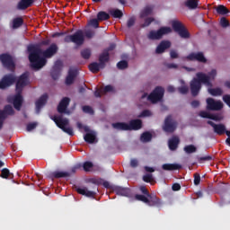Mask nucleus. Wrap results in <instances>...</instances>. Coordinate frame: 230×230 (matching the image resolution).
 <instances>
[{"instance_id": "ddd939ff", "label": "nucleus", "mask_w": 230, "mask_h": 230, "mask_svg": "<svg viewBox=\"0 0 230 230\" xmlns=\"http://www.w3.org/2000/svg\"><path fill=\"white\" fill-rule=\"evenodd\" d=\"M224 104L220 101L209 97L207 99V111H222Z\"/></svg>"}, {"instance_id": "0e129e2a", "label": "nucleus", "mask_w": 230, "mask_h": 230, "mask_svg": "<svg viewBox=\"0 0 230 230\" xmlns=\"http://www.w3.org/2000/svg\"><path fill=\"white\" fill-rule=\"evenodd\" d=\"M199 116L201 118H206L207 119H210L211 118V113L208 112V111H200L199 112Z\"/></svg>"}, {"instance_id": "473e14b6", "label": "nucleus", "mask_w": 230, "mask_h": 230, "mask_svg": "<svg viewBox=\"0 0 230 230\" xmlns=\"http://www.w3.org/2000/svg\"><path fill=\"white\" fill-rule=\"evenodd\" d=\"M51 177L54 179H64L66 177H71V173L68 172H54L51 173Z\"/></svg>"}, {"instance_id": "bb28decb", "label": "nucleus", "mask_w": 230, "mask_h": 230, "mask_svg": "<svg viewBox=\"0 0 230 230\" xmlns=\"http://www.w3.org/2000/svg\"><path fill=\"white\" fill-rule=\"evenodd\" d=\"M34 1L35 0H21L17 4V8L18 10H26L33 4Z\"/></svg>"}, {"instance_id": "f3484780", "label": "nucleus", "mask_w": 230, "mask_h": 230, "mask_svg": "<svg viewBox=\"0 0 230 230\" xmlns=\"http://www.w3.org/2000/svg\"><path fill=\"white\" fill-rule=\"evenodd\" d=\"M208 125H210V127L213 128L215 134H217V136H224L226 134V125L224 124H216L215 122L208 120Z\"/></svg>"}, {"instance_id": "ea45409f", "label": "nucleus", "mask_w": 230, "mask_h": 230, "mask_svg": "<svg viewBox=\"0 0 230 230\" xmlns=\"http://www.w3.org/2000/svg\"><path fill=\"white\" fill-rule=\"evenodd\" d=\"M111 19V15L104 11H101L97 13V20L99 21H109Z\"/></svg>"}, {"instance_id": "412c9836", "label": "nucleus", "mask_w": 230, "mask_h": 230, "mask_svg": "<svg viewBox=\"0 0 230 230\" xmlns=\"http://www.w3.org/2000/svg\"><path fill=\"white\" fill-rule=\"evenodd\" d=\"M48 103V93H44L40 97V100L36 102V113L40 114V109Z\"/></svg>"}, {"instance_id": "5fc2aeb1", "label": "nucleus", "mask_w": 230, "mask_h": 230, "mask_svg": "<svg viewBox=\"0 0 230 230\" xmlns=\"http://www.w3.org/2000/svg\"><path fill=\"white\" fill-rule=\"evenodd\" d=\"M83 111L86 114H94V110L91 106H83Z\"/></svg>"}, {"instance_id": "c9c22d12", "label": "nucleus", "mask_w": 230, "mask_h": 230, "mask_svg": "<svg viewBox=\"0 0 230 230\" xmlns=\"http://www.w3.org/2000/svg\"><path fill=\"white\" fill-rule=\"evenodd\" d=\"M208 92L209 93V94H211V96H222V94H224V91L222 90V88H211L209 87Z\"/></svg>"}, {"instance_id": "0eeeda50", "label": "nucleus", "mask_w": 230, "mask_h": 230, "mask_svg": "<svg viewBox=\"0 0 230 230\" xmlns=\"http://www.w3.org/2000/svg\"><path fill=\"white\" fill-rule=\"evenodd\" d=\"M172 30L180 35L181 39H190V32L180 21L173 20L172 22Z\"/></svg>"}, {"instance_id": "680f3d73", "label": "nucleus", "mask_w": 230, "mask_h": 230, "mask_svg": "<svg viewBox=\"0 0 230 230\" xmlns=\"http://www.w3.org/2000/svg\"><path fill=\"white\" fill-rule=\"evenodd\" d=\"M134 24H136V18L135 17H130L128 20V22H127L128 28H132V26H134Z\"/></svg>"}, {"instance_id": "e2e57ef3", "label": "nucleus", "mask_w": 230, "mask_h": 230, "mask_svg": "<svg viewBox=\"0 0 230 230\" xmlns=\"http://www.w3.org/2000/svg\"><path fill=\"white\" fill-rule=\"evenodd\" d=\"M113 89H114V88L112 87V85L108 84V85H106V86L102 89V93H103V94H105V93H112Z\"/></svg>"}, {"instance_id": "603ef678", "label": "nucleus", "mask_w": 230, "mask_h": 230, "mask_svg": "<svg viewBox=\"0 0 230 230\" xmlns=\"http://www.w3.org/2000/svg\"><path fill=\"white\" fill-rule=\"evenodd\" d=\"M217 76V70L216 69H212L208 75H207V77L208 78V82H211V80H215V77Z\"/></svg>"}, {"instance_id": "4d7b16f0", "label": "nucleus", "mask_w": 230, "mask_h": 230, "mask_svg": "<svg viewBox=\"0 0 230 230\" xmlns=\"http://www.w3.org/2000/svg\"><path fill=\"white\" fill-rule=\"evenodd\" d=\"M37 122H31L27 125V131L31 132V130H35L37 128Z\"/></svg>"}, {"instance_id": "f8f14e48", "label": "nucleus", "mask_w": 230, "mask_h": 230, "mask_svg": "<svg viewBox=\"0 0 230 230\" xmlns=\"http://www.w3.org/2000/svg\"><path fill=\"white\" fill-rule=\"evenodd\" d=\"M0 62H2L4 67L9 70L15 69V62H13V58L10 54H1Z\"/></svg>"}, {"instance_id": "72a5a7b5", "label": "nucleus", "mask_w": 230, "mask_h": 230, "mask_svg": "<svg viewBox=\"0 0 230 230\" xmlns=\"http://www.w3.org/2000/svg\"><path fill=\"white\" fill-rule=\"evenodd\" d=\"M24 24V20L22 17H16L13 20V30H17L18 28H21Z\"/></svg>"}, {"instance_id": "393cba45", "label": "nucleus", "mask_w": 230, "mask_h": 230, "mask_svg": "<svg viewBox=\"0 0 230 230\" xmlns=\"http://www.w3.org/2000/svg\"><path fill=\"white\" fill-rule=\"evenodd\" d=\"M139 190L141 193H143V195L149 198V200L151 202H160L159 199L157 198V196H155V194H150V192H148V190H146V187L140 186Z\"/></svg>"}, {"instance_id": "338daca9", "label": "nucleus", "mask_w": 230, "mask_h": 230, "mask_svg": "<svg viewBox=\"0 0 230 230\" xmlns=\"http://www.w3.org/2000/svg\"><path fill=\"white\" fill-rule=\"evenodd\" d=\"M210 119H213L214 121H222V117L217 114H210Z\"/></svg>"}, {"instance_id": "8fccbe9b", "label": "nucleus", "mask_w": 230, "mask_h": 230, "mask_svg": "<svg viewBox=\"0 0 230 230\" xmlns=\"http://www.w3.org/2000/svg\"><path fill=\"white\" fill-rule=\"evenodd\" d=\"M117 67L118 69H120V70L127 69V67H128V62L125 60H121L117 63Z\"/></svg>"}, {"instance_id": "052dcab7", "label": "nucleus", "mask_w": 230, "mask_h": 230, "mask_svg": "<svg viewBox=\"0 0 230 230\" xmlns=\"http://www.w3.org/2000/svg\"><path fill=\"white\" fill-rule=\"evenodd\" d=\"M178 91L181 94H188V91H190V89L188 86H181L178 88Z\"/></svg>"}, {"instance_id": "a211bd4d", "label": "nucleus", "mask_w": 230, "mask_h": 230, "mask_svg": "<svg viewBox=\"0 0 230 230\" xmlns=\"http://www.w3.org/2000/svg\"><path fill=\"white\" fill-rule=\"evenodd\" d=\"M187 60H197V62H202L203 64H206V62H208V59H206V57H204V53L203 52H192L190 54H189L187 56Z\"/></svg>"}, {"instance_id": "774afa93", "label": "nucleus", "mask_w": 230, "mask_h": 230, "mask_svg": "<svg viewBox=\"0 0 230 230\" xmlns=\"http://www.w3.org/2000/svg\"><path fill=\"white\" fill-rule=\"evenodd\" d=\"M170 57L171 58H179V53H177V50H171Z\"/></svg>"}, {"instance_id": "c756f323", "label": "nucleus", "mask_w": 230, "mask_h": 230, "mask_svg": "<svg viewBox=\"0 0 230 230\" xmlns=\"http://www.w3.org/2000/svg\"><path fill=\"white\" fill-rule=\"evenodd\" d=\"M112 127L116 130H130V128L127 122H115L112 124Z\"/></svg>"}, {"instance_id": "20e7f679", "label": "nucleus", "mask_w": 230, "mask_h": 230, "mask_svg": "<svg viewBox=\"0 0 230 230\" xmlns=\"http://www.w3.org/2000/svg\"><path fill=\"white\" fill-rule=\"evenodd\" d=\"M64 42H66V44L73 42L76 46H82L84 42H85V36L84 35V31L82 30H77L74 34L66 35L64 38Z\"/></svg>"}, {"instance_id": "c03bdc74", "label": "nucleus", "mask_w": 230, "mask_h": 230, "mask_svg": "<svg viewBox=\"0 0 230 230\" xmlns=\"http://www.w3.org/2000/svg\"><path fill=\"white\" fill-rule=\"evenodd\" d=\"M135 199L140 202H152L149 197L141 194H136Z\"/></svg>"}, {"instance_id": "4c0bfd02", "label": "nucleus", "mask_w": 230, "mask_h": 230, "mask_svg": "<svg viewBox=\"0 0 230 230\" xmlns=\"http://www.w3.org/2000/svg\"><path fill=\"white\" fill-rule=\"evenodd\" d=\"M140 140L143 143H150L152 141V133L148 131L144 132L140 137Z\"/></svg>"}, {"instance_id": "f257e3e1", "label": "nucleus", "mask_w": 230, "mask_h": 230, "mask_svg": "<svg viewBox=\"0 0 230 230\" xmlns=\"http://www.w3.org/2000/svg\"><path fill=\"white\" fill-rule=\"evenodd\" d=\"M27 51L29 53V60L31 62V69L39 71V69H42V67L48 64L46 58H51V57H55V55L58 53V46L56 43H52L42 52L40 47L37 45H30L27 48Z\"/></svg>"}, {"instance_id": "49530a36", "label": "nucleus", "mask_w": 230, "mask_h": 230, "mask_svg": "<svg viewBox=\"0 0 230 230\" xmlns=\"http://www.w3.org/2000/svg\"><path fill=\"white\" fill-rule=\"evenodd\" d=\"M100 20L97 18L92 19L89 21L88 24L89 26H92L93 28H94L95 30L100 28Z\"/></svg>"}, {"instance_id": "864d4df0", "label": "nucleus", "mask_w": 230, "mask_h": 230, "mask_svg": "<svg viewBox=\"0 0 230 230\" xmlns=\"http://www.w3.org/2000/svg\"><path fill=\"white\" fill-rule=\"evenodd\" d=\"M220 25L222 28H227L229 26V21L226 17H222L220 20Z\"/></svg>"}, {"instance_id": "6e6d98bb", "label": "nucleus", "mask_w": 230, "mask_h": 230, "mask_svg": "<svg viewBox=\"0 0 230 230\" xmlns=\"http://www.w3.org/2000/svg\"><path fill=\"white\" fill-rule=\"evenodd\" d=\"M144 182H152L154 181V176L150 173L146 174L143 176Z\"/></svg>"}, {"instance_id": "a19ab883", "label": "nucleus", "mask_w": 230, "mask_h": 230, "mask_svg": "<svg viewBox=\"0 0 230 230\" xmlns=\"http://www.w3.org/2000/svg\"><path fill=\"white\" fill-rule=\"evenodd\" d=\"M89 69L92 73H98L102 69V65L100 63L93 62L89 65Z\"/></svg>"}, {"instance_id": "aec40b11", "label": "nucleus", "mask_w": 230, "mask_h": 230, "mask_svg": "<svg viewBox=\"0 0 230 230\" xmlns=\"http://www.w3.org/2000/svg\"><path fill=\"white\" fill-rule=\"evenodd\" d=\"M78 75V70L75 68H70L68 71V75L66 78V85H73L75 83V78Z\"/></svg>"}, {"instance_id": "1a4fd4ad", "label": "nucleus", "mask_w": 230, "mask_h": 230, "mask_svg": "<svg viewBox=\"0 0 230 230\" xmlns=\"http://www.w3.org/2000/svg\"><path fill=\"white\" fill-rule=\"evenodd\" d=\"M15 82H17V77L13 74L4 75L0 80V89H8V87H12Z\"/></svg>"}, {"instance_id": "dca6fc26", "label": "nucleus", "mask_w": 230, "mask_h": 230, "mask_svg": "<svg viewBox=\"0 0 230 230\" xmlns=\"http://www.w3.org/2000/svg\"><path fill=\"white\" fill-rule=\"evenodd\" d=\"M111 190L117 195H121V197H130L132 193L129 188H125L118 185L112 186Z\"/></svg>"}, {"instance_id": "f704fd0d", "label": "nucleus", "mask_w": 230, "mask_h": 230, "mask_svg": "<svg viewBox=\"0 0 230 230\" xmlns=\"http://www.w3.org/2000/svg\"><path fill=\"white\" fill-rule=\"evenodd\" d=\"M84 139L86 143H89V145H93V143L96 142V135L94 133H86Z\"/></svg>"}, {"instance_id": "e433bc0d", "label": "nucleus", "mask_w": 230, "mask_h": 230, "mask_svg": "<svg viewBox=\"0 0 230 230\" xmlns=\"http://www.w3.org/2000/svg\"><path fill=\"white\" fill-rule=\"evenodd\" d=\"M185 6L190 10H196L199 7V1L197 0H187L185 2Z\"/></svg>"}, {"instance_id": "69168bd1", "label": "nucleus", "mask_w": 230, "mask_h": 230, "mask_svg": "<svg viewBox=\"0 0 230 230\" xmlns=\"http://www.w3.org/2000/svg\"><path fill=\"white\" fill-rule=\"evenodd\" d=\"M77 128H79V130H82V128L84 130V132H89V127L87 126H84L82 123L77 122Z\"/></svg>"}, {"instance_id": "13d9d810", "label": "nucleus", "mask_w": 230, "mask_h": 230, "mask_svg": "<svg viewBox=\"0 0 230 230\" xmlns=\"http://www.w3.org/2000/svg\"><path fill=\"white\" fill-rule=\"evenodd\" d=\"M148 116H152V112L148 110H144L140 115L138 116V118H148Z\"/></svg>"}, {"instance_id": "5701e85b", "label": "nucleus", "mask_w": 230, "mask_h": 230, "mask_svg": "<svg viewBox=\"0 0 230 230\" xmlns=\"http://www.w3.org/2000/svg\"><path fill=\"white\" fill-rule=\"evenodd\" d=\"M129 130H141L143 128V121L139 119H131L128 123Z\"/></svg>"}, {"instance_id": "a878e982", "label": "nucleus", "mask_w": 230, "mask_h": 230, "mask_svg": "<svg viewBox=\"0 0 230 230\" xmlns=\"http://www.w3.org/2000/svg\"><path fill=\"white\" fill-rule=\"evenodd\" d=\"M75 191H77L79 195H84L85 197H89V198H93L96 195V192L91 191L87 190V188L75 187Z\"/></svg>"}, {"instance_id": "b1692460", "label": "nucleus", "mask_w": 230, "mask_h": 230, "mask_svg": "<svg viewBox=\"0 0 230 230\" xmlns=\"http://www.w3.org/2000/svg\"><path fill=\"white\" fill-rule=\"evenodd\" d=\"M110 59L111 55L109 54V50H103V52L99 56V64L102 69L105 67V63L109 62Z\"/></svg>"}, {"instance_id": "cd10ccee", "label": "nucleus", "mask_w": 230, "mask_h": 230, "mask_svg": "<svg viewBox=\"0 0 230 230\" xmlns=\"http://www.w3.org/2000/svg\"><path fill=\"white\" fill-rule=\"evenodd\" d=\"M163 170H165V172H173L175 170H181L182 168V165L178 164H164L162 165Z\"/></svg>"}, {"instance_id": "7c9ffc66", "label": "nucleus", "mask_w": 230, "mask_h": 230, "mask_svg": "<svg viewBox=\"0 0 230 230\" xmlns=\"http://www.w3.org/2000/svg\"><path fill=\"white\" fill-rule=\"evenodd\" d=\"M154 12V6L147 5L144 8V10L140 13V19H145V17H148V15H152Z\"/></svg>"}, {"instance_id": "37998d69", "label": "nucleus", "mask_w": 230, "mask_h": 230, "mask_svg": "<svg viewBox=\"0 0 230 230\" xmlns=\"http://www.w3.org/2000/svg\"><path fill=\"white\" fill-rule=\"evenodd\" d=\"M81 167H83V170L84 172H91V169L94 167V164H93V162H84L83 164V165L81 164Z\"/></svg>"}, {"instance_id": "9b49d317", "label": "nucleus", "mask_w": 230, "mask_h": 230, "mask_svg": "<svg viewBox=\"0 0 230 230\" xmlns=\"http://www.w3.org/2000/svg\"><path fill=\"white\" fill-rule=\"evenodd\" d=\"M28 82H30V74L25 72L19 76L16 82V93H22L24 87L28 85Z\"/></svg>"}, {"instance_id": "2f4dec72", "label": "nucleus", "mask_w": 230, "mask_h": 230, "mask_svg": "<svg viewBox=\"0 0 230 230\" xmlns=\"http://www.w3.org/2000/svg\"><path fill=\"white\" fill-rule=\"evenodd\" d=\"M215 10L217 13H218V15H227V13H230L229 9H227V7H226V5L223 4L216 6Z\"/></svg>"}, {"instance_id": "7ed1b4c3", "label": "nucleus", "mask_w": 230, "mask_h": 230, "mask_svg": "<svg viewBox=\"0 0 230 230\" xmlns=\"http://www.w3.org/2000/svg\"><path fill=\"white\" fill-rule=\"evenodd\" d=\"M51 119H53L57 127H58V128H60L63 132H65L66 134H68V136H75L73 128L69 127L68 119L63 118L62 115H59V116L52 117Z\"/></svg>"}, {"instance_id": "4be33fe9", "label": "nucleus", "mask_w": 230, "mask_h": 230, "mask_svg": "<svg viewBox=\"0 0 230 230\" xmlns=\"http://www.w3.org/2000/svg\"><path fill=\"white\" fill-rule=\"evenodd\" d=\"M22 93H17L13 99V105L16 111H21V107H22Z\"/></svg>"}, {"instance_id": "bf43d9fd", "label": "nucleus", "mask_w": 230, "mask_h": 230, "mask_svg": "<svg viewBox=\"0 0 230 230\" xmlns=\"http://www.w3.org/2000/svg\"><path fill=\"white\" fill-rule=\"evenodd\" d=\"M194 184L195 186L200 184V174L199 172L194 173Z\"/></svg>"}, {"instance_id": "79ce46f5", "label": "nucleus", "mask_w": 230, "mask_h": 230, "mask_svg": "<svg viewBox=\"0 0 230 230\" xmlns=\"http://www.w3.org/2000/svg\"><path fill=\"white\" fill-rule=\"evenodd\" d=\"M185 154H195L197 152V146L193 145L185 146L183 148Z\"/></svg>"}, {"instance_id": "3c124183", "label": "nucleus", "mask_w": 230, "mask_h": 230, "mask_svg": "<svg viewBox=\"0 0 230 230\" xmlns=\"http://www.w3.org/2000/svg\"><path fill=\"white\" fill-rule=\"evenodd\" d=\"M0 177H2V179H8V177H10V170L4 168Z\"/></svg>"}, {"instance_id": "6ab92c4d", "label": "nucleus", "mask_w": 230, "mask_h": 230, "mask_svg": "<svg viewBox=\"0 0 230 230\" xmlns=\"http://www.w3.org/2000/svg\"><path fill=\"white\" fill-rule=\"evenodd\" d=\"M172 48V42L170 40H162L159 45L156 47L155 53L161 55Z\"/></svg>"}, {"instance_id": "423d86ee", "label": "nucleus", "mask_w": 230, "mask_h": 230, "mask_svg": "<svg viewBox=\"0 0 230 230\" xmlns=\"http://www.w3.org/2000/svg\"><path fill=\"white\" fill-rule=\"evenodd\" d=\"M169 33H172L171 27H161L158 31H149L147 38L149 40H161L164 35H168Z\"/></svg>"}, {"instance_id": "6e6552de", "label": "nucleus", "mask_w": 230, "mask_h": 230, "mask_svg": "<svg viewBox=\"0 0 230 230\" xmlns=\"http://www.w3.org/2000/svg\"><path fill=\"white\" fill-rule=\"evenodd\" d=\"M177 125L178 123L175 119H173V117H172V115H169L164 119L163 130L167 134H173V132L177 130Z\"/></svg>"}, {"instance_id": "a18cd8bd", "label": "nucleus", "mask_w": 230, "mask_h": 230, "mask_svg": "<svg viewBox=\"0 0 230 230\" xmlns=\"http://www.w3.org/2000/svg\"><path fill=\"white\" fill-rule=\"evenodd\" d=\"M81 57L84 58V60H89L91 58V50L89 49H84L81 51Z\"/></svg>"}, {"instance_id": "9d476101", "label": "nucleus", "mask_w": 230, "mask_h": 230, "mask_svg": "<svg viewBox=\"0 0 230 230\" xmlns=\"http://www.w3.org/2000/svg\"><path fill=\"white\" fill-rule=\"evenodd\" d=\"M14 114L15 111L10 104L5 105L3 110H0V130L3 128V125H4V119H6L8 116H13Z\"/></svg>"}, {"instance_id": "09e8293b", "label": "nucleus", "mask_w": 230, "mask_h": 230, "mask_svg": "<svg viewBox=\"0 0 230 230\" xmlns=\"http://www.w3.org/2000/svg\"><path fill=\"white\" fill-rule=\"evenodd\" d=\"M154 21H155V19L152 18V17H148L145 19V22L143 24H141V28H147V26H150Z\"/></svg>"}, {"instance_id": "2eb2a0df", "label": "nucleus", "mask_w": 230, "mask_h": 230, "mask_svg": "<svg viewBox=\"0 0 230 230\" xmlns=\"http://www.w3.org/2000/svg\"><path fill=\"white\" fill-rule=\"evenodd\" d=\"M63 63L60 60H58L55 62L51 72H50V75L52 77L53 80H58V78L60 77V73L62 71V67H63Z\"/></svg>"}, {"instance_id": "4468645a", "label": "nucleus", "mask_w": 230, "mask_h": 230, "mask_svg": "<svg viewBox=\"0 0 230 230\" xmlns=\"http://www.w3.org/2000/svg\"><path fill=\"white\" fill-rule=\"evenodd\" d=\"M69 103H71V99L69 97H64L58 105V112L59 114H69V111H67Z\"/></svg>"}, {"instance_id": "c85d7f7f", "label": "nucleus", "mask_w": 230, "mask_h": 230, "mask_svg": "<svg viewBox=\"0 0 230 230\" xmlns=\"http://www.w3.org/2000/svg\"><path fill=\"white\" fill-rule=\"evenodd\" d=\"M179 143H181V140L178 137H173L172 138L169 139L168 146L171 150H175L179 147Z\"/></svg>"}, {"instance_id": "39448f33", "label": "nucleus", "mask_w": 230, "mask_h": 230, "mask_svg": "<svg viewBox=\"0 0 230 230\" xmlns=\"http://www.w3.org/2000/svg\"><path fill=\"white\" fill-rule=\"evenodd\" d=\"M163 96H164V88L156 86L149 95L147 93H144L142 95V100L147 98V100L152 103H157V102H161V100H163Z\"/></svg>"}, {"instance_id": "de8ad7c7", "label": "nucleus", "mask_w": 230, "mask_h": 230, "mask_svg": "<svg viewBox=\"0 0 230 230\" xmlns=\"http://www.w3.org/2000/svg\"><path fill=\"white\" fill-rule=\"evenodd\" d=\"M84 37H86V39H93L94 35H96V31L91 29H88L84 31Z\"/></svg>"}, {"instance_id": "f03ea898", "label": "nucleus", "mask_w": 230, "mask_h": 230, "mask_svg": "<svg viewBox=\"0 0 230 230\" xmlns=\"http://www.w3.org/2000/svg\"><path fill=\"white\" fill-rule=\"evenodd\" d=\"M197 77H194L190 83V93L192 96H199V93H200V89H202V84L207 87H213V83L209 82V77L208 75L199 72L196 74Z\"/></svg>"}, {"instance_id": "58836bf2", "label": "nucleus", "mask_w": 230, "mask_h": 230, "mask_svg": "<svg viewBox=\"0 0 230 230\" xmlns=\"http://www.w3.org/2000/svg\"><path fill=\"white\" fill-rule=\"evenodd\" d=\"M110 14L111 17H114V19H121V17H123V12L119 9H111Z\"/></svg>"}]
</instances>
